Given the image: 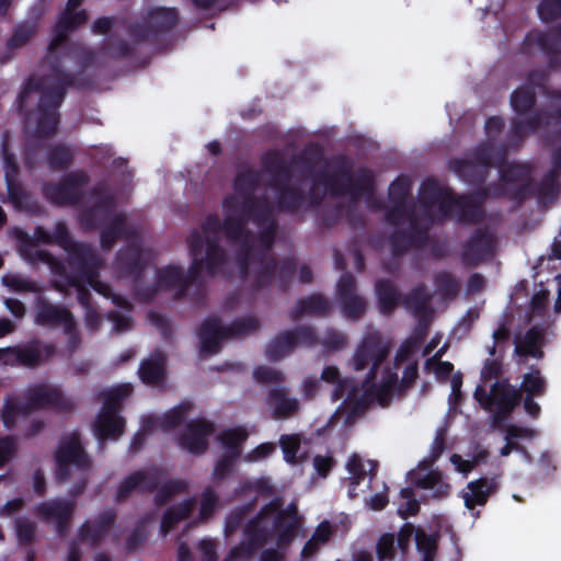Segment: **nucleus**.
I'll use <instances>...</instances> for the list:
<instances>
[{
    "mask_svg": "<svg viewBox=\"0 0 561 561\" xmlns=\"http://www.w3.org/2000/svg\"><path fill=\"white\" fill-rule=\"evenodd\" d=\"M280 446L283 448L284 458L287 462H296L304 458V454L299 453L300 438L298 435H285L280 437Z\"/></svg>",
    "mask_w": 561,
    "mask_h": 561,
    "instance_id": "nucleus-23",
    "label": "nucleus"
},
{
    "mask_svg": "<svg viewBox=\"0 0 561 561\" xmlns=\"http://www.w3.org/2000/svg\"><path fill=\"white\" fill-rule=\"evenodd\" d=\"M275 415L285 417L297 410L298 403L294 399H287L284 394L275 396L271 402Z\"/></svg>",
    "mask_w": 561,
    "mask_h": 561,
    "instance_id": "nucleus-27",
    "label": "nucleus"
},
{
    "mask_svg": "<svg viewBox=\"0 0 561 561\" xmlns=\"http://www.w3.org/2000/svg\"><path fill=\"white\" fill-rule=\"evenodd\" d=\"M251 248H252V243L248 240V238H244L243 243H242L241 253L238 256V261L241 266L243 265L245 259L248 257Z\"/></svg>",
    "mask_w": 561,
    "mask_h": 561,
    "instance_id": "nucleus-56",
    "label": "nucleus"
},
{
    "mask_svg": "<svg viewBox=\"0 0 561 561\" xmlns=\"http://www.w3.org/2000/svg\"><path fill=\"white\" fill-rule=\"evenodd\" d=\"M12 331H13L12 322L7 319H0V337L12 332Z\"/></svg>",
    "mask_w": 561,
    "mask_h": 561,
    "instance_id": "nucleus-61",
    "label": "nucleus"
},
{
    "mask_svg": "<svg viewBox=\"0 0 561 561\" xmlns=\"http://www.w3.org/2000/svg\"><path fill=\"white\" fill-rule=\"evenodd\" d=\"M54 191H55V188L48 190L46 192L47 196L49 198H51L54 202H56V203H68V202H70V199L68 197H66L64 195L59 196V194L58 193L55 194Z\"/></svg>",
    "mask_w": 561,
    "mask_h": 561,
    "instance_id": "nucleus-63",
    "label": "nucleus"
},
{
    "mask_svg": "<svg viewBox=\"0 0 561 561\" xmlns=\"http://www.w3.org/2000/svg\"><path fill=\"white\" fill-rule=\"evenodd\" d=\"M486 457V453L482 451L480 455V458H474L473 460L469 459H462L459 455H453L450 457V462L454 465L455 470L462 473L463 476H467L474 465L480 460L484 459Z\"/></svg>",
    "mask_w": 561,
    "mask_h": 561,
    "instance_id": "nucleus-37",
    "label": "nucleus"
},
{
    "mask_svg": "<svg viewBox=\"0 0 561 561\" xmlns=\"http://www.w3.org/2000/svg\"><path fill=\"white\" fill-rule=\"evenodd\" d=\"M316 470L321 474L325 476L327 472L332 468V459L330 457L317 456L313 459Z\"/></svg>",
    "mask_w": 561,
    "mask_h": 561,
    "instance_id": "nucleus-46",
    "label": "nucleus"
},
{
    "mask_svg": "<svg viewBox=\"0 0 561 561\" xmlns=\"http://www.w3.org/2000/svg\"><path fill=\"white\" fill-rule=\"evenodd\" d=\"M541 20L549 21L561 13V0H543L538 7Z\"/></svg>",
    "mask_w": 561,
    "mask_h": 561,
    "instance_id": "nucleus-36",
    "label": "nucleus"
},
{
    "mask_svg": "<svg viewBox=\"0 0 561 561\" xmlns=\"http://www.w3.org/2000/svg\"><path fill=\"white\" fill-rule=\"evenodd\" d=\"M416 375H417L416 365L414 363L409 364L405 368L402 382L407 383V385L410 383L412 380L415 379Z\"/></svg>",
    "mask_w": 561,
    "mask_h": 561,
    "instance_id": "nucleus-54",
    "label": "nucleus"
},
{
    "mask_svg": "<svg viewBox=\"0 0 561 561\" xmlns=\"http://www.w3.org/2000/svg\"><path fill=\"white\" fill-rule=\"evenodd\" d=\"M2 283L9 289L14 291H28L34 288V285L24 277L16 274H7L2 277Z\"/></svg>",
    "mask_w": 561,
    "mask_h": 561,
    "instance_id": "nucleus-34",
    "label": "nucleus"
},
{
    "mask_svg": "<svg viewBox=\"0 0 561 561\" xmlns=\"http://www.w3.org/2000/svg\"><path fill=\"white\" fill-rule=\"evenodd\" d=\"M352 284H353L352 276H350V275L343 276L339 283V291L341 293V295L344 296V299H345L344 304H345L346 308L348 309V312L352 314H356L363 310L364 305L359 298L348 296V288H351Z\"/></svg>",
    "mask_w": 561,
    "mask_h": 561,
    "instance_id": "nucleus-24",
    "label": "nucleus"
},
{
    "mask_svg": "<svg viewBox=\"0 0 561 561\" xmlns=\"http://www.w3.org/2000/svg\"><path fill=\"white\" fill-rule=\"evenodd\" d=\"M216 506V496L213 492H206L201 503V517L207 518Z\"/></svg>",
    "mask_w": 561,
    "mask_h": 561,
    "instance_id": "nucleus-43",
    "label": "nucleus"
},
{
    "mask_svg": "<svg viewBox=\"0 0 561 561\" xmlns=\"http://www.w3.org/2000/svg\"><path fill=\"white\" fill-rule=\"evenodd\" d=\"M536 435L535 431L529 427H522L516 425H510L505 430V445L500 449L502 457L508 456L513 450H519L520 447L517 440H528L534 438Z\"/></svg>",
    "mask_w": 561,
    "mask_h": 561,
    "instance_id": "nucleus-18",
    "label": "nucleus"
},
{
    "mask_svg": "<svg viewBox=\"0 0 561 561\" xmlns=\"http://www.w3.org/2000/svg\"><path fill=\"white\" fill-rule=\"evenodd\" d=\"M300 526L301 518L297 514L296 506L290 505L286 510H279L278 502L273 501L251 523L249 533L254 540L271 533L277 543L284 546L295 538Z\"/></svg>",
    "mask_w": 561,
    "mask_h": 561,
    "instance_id": "nucleus-3",
    "label": "nucleus"
},
{
    "mask_svg": "<svg viewBox=\"0 0 561 561\" xmlns=\"http://www.w3.org/2000/svg\"><path fill=\"white\" fill-rule=\"evenodd\" d=\"M4 171H5V179H7V185H8V192H9V198L16 205L21 203L20 196H19V190L13 184V175L15 172V164L10 158L4 159Z\"/></svg>",
    "mask_w": 561,
    "mask_h": 561,
    "instance_id": "nucleus-33",
    "label": "nucleus"
},
{
    "mask_svg": "<svg viewBox=\"0 0 561 561\" xmlns=\"http://www.w3.org/2000/svg\"><path fill=\"white\" fill-rule=\"evenodd\" d=\"M380 308L382 311H389L397 301V294L390 284L380 283L377 286Z\"/></svg>",
    "mask_w": 561,
    "mask_h": 561,
    "instance_id": "nucleus-29",
    "label": "nucleus"
},
{
    "mask_svg": "<svg viewBox=\"0 0 561 561\" xmlns=\"http://www.w3.org/2000/svg\"><path fill=\"white\" fill-rule=\"evenodd\" d=\"M310 332L306 329L299 331L297 336L293 333H286L273 341L267 347V355L272 359H277L289 353L296 340H305Z\"/></svg>",
    "mask_w": 561,
    "mask_h": 561,
    "instance_id": "nucleus-19",
    "label": "nucleus"
},
{
    "mask_svg": "<svg viewBox=\"0 0 561 561\" xmlns=\"http://www.w3.org/2000/svg\"><path fill=\"white\" fill-rule=\"evenodd\" d=\"M556 280L559 285V290H558V298H557L554 308H556V311L560 312L561 311V274L556 276Z\"/></svg>",
    "mask_w": 561,
    "mask_h": 561,
    "instance_id": "nucleus-64",
    "label": "nucleus"
},
{
    "mask_svg": "<svg viewBox=\"0 0 561 561\" xmlns=\"http://www.w3.org/2000/svg\"><path fill=\"white\" fill-rule=\"evenodd\" d=\"M62 393L55 387L43 385L32 390L27 404L8 403L3 411V422L7 427L13 426L16 421L24 417L32 409L47 405L62 408Z\"/></svg>",
    "mask_w": 561,
    "mask_h": 561,
    "instance_id": "nucleus-6",
    "label": "nucleus"
},
{
    "mask_svg": "<svg viewBox=\"0 0 561 561\" xmlns=\"http://www.w3.org/2000/svg\"><path fill=\"white\" fill-rule=\"evenodd\" d=\"M520 389L527 394L524 400L525 411L531 416H537L540 412V407L533 400V397L542 394L546 389V381L540 375V371L531 369L529 373L525 374Z\"/></svg>",
    "mask_w": 561,
    "mask_h": 561,
    "instance_id": "nucleus-11",
    "label": "nucleus"
},
{
    "mask_svg": "<svg viewBox=\"0 0 561 561\" xmlns=\"http://www.w3.org/2000/svg\"><path fill=\"white\" fill-rule=\"evenodd\" d=\"M225 210L227 214L225 229L229 238H239L241 234V221L244 216L250 214L248 203L232 197L225 202Z\"/></svg>",
    "mask_w": 561,
    "mask_h": 561,
    "instance_id": "nucleus-13",
    "label": "nucleus"
},
{
    "mask_svg": "<svg viewBox=\"0 0 561 561\" xmlns=\"http://www.w3.org/2000/svg\"><path fill=\"white\" fill-rule=\"evenodd\" d=\"M140 378L149 385H159L164 376V357L154 354L142 362L139 368Z\"/></svg>",
    "mask_w": 561,
    "mask_h": 561,
    "instance_id": "nucleus-17",
    "label": "nucleus"
},
{
    "mask_svg": "<svg viewBox=\"0 0 561 561\" xmlns=\"http://www.w3.org/2000/svg\"><path fill=\"white\" fill-rule=\"evenodd\" d=\"M53 350L50 346L25 347V348H3L0 350V363L4 365H26L34 366L42 359L48 357Z\"/></svg>",
    "mask_w": 561,
    "mask_h": 561,
    "instance_id": "nucleus-10",
    "label": "nucleus"
},
{
    "mask_svg": "<svg viewBox=\"0 0 561 561\" xmlns=\"http://www.w3.org/2000/svg\"><path fill=\"white\" fill-rule=\"evenodd\" d=\"M331 340H327L325 343L332 348H337L344 344V337L340 333H332Z\"/></svg>",
    "mask_w": 561,
    "mask_h": 561,
    "instance_id": "nucleus-59",
    "label": "nucleus"
},
{
    "mask_svg": "<svg viewBox=\"0 0 561 561\" xmlns=\"http://www.w3.org/2000/svg\"><path fill=\"white\" fill-rule=\"evenodd\" d=\"M256 325L257 322L253 318L239 321L229 329L221 327L217 320H207L199 331L201 352L203 354L216 353L222 337L245 334L254 330Z\"/></svg>",
    "mask_w": 561,
    "mask_h": 561,
    "instance_id": "nucleus-7",
    "label": "nucleus"
},
{
    "mask_svg": "<svg viewBox=\"0 0 561 561\" xmlns=\"http://www.w3.org/2000/svg\"><path fill=\"white\" fill-rule=\"evenodd\" d=\"M192 502H185L180 507L172 508L165 513L162 519L161 529L167 533L174 523L184 518L191 510Z\"/></svg>",
    "mask_w": 561,
    "mask_h": 561,
    "instance_id": "nucleus-28",
    "label": "nucleus"
},
{
    "mask_svg": "<svg viewBox=\"0 0 561 561\" xmlns=\"http://www.w3.org/2000/svg\"><path fill=\"white\" fill-rule=\"evenodd\" d=\"M36 319L41 323L60 322L67 330L72 328L71 314L69 311L55 306L39 307Z\"/></svg>",
    "mask_w": 561,
    "mask_h": 561,
    "instance_id": "nucleus-20",
    "label": "nucleus"
},
{
    "mask_svg": "<svg viewBox=\"0 0 561 561\" xmlns=\"http://www.w3.org/2000/svg\"><path fill=\"white\" fill-rule=\"evenodd\" d=\"M442 342V335H435L431 341L430 343L426 345L425 350H424V354H430L431 352H433Z\"/></svg>",
    "mask_w": 561,
    "mask_h": 561,
    "instance_id": "nucleus-62",
    "label": "nucleus"
},
{
    "mask_svg": "<svg viewBox=\"0 0 561 561\" xmlns=\"http://www.w3.org/2000/svg\"><path fill=\"white\" fill-rule=\"evenodd\" d=\"M131 393L130 385H121L104 393V404L94 423V433L99 439L117 438L123 434L124 421L116 414L121 400Z\"/></svg>",
    "mask_w": 561,
    "mask_h": 561,
    "instance_id": "nucleus-5",
    "label": "nucleus"
},
{
    "mask_svg": "<svg viewBox=\"0 0 561 561\" xmlns=\"http://www.w3.org/2000/svg\"><path fill=\"white\" fill-rule=\"evenodd\" d=\"M71 512L69 503L53 502L38 507V515L50 523L60 524Z\"/></svg>",
    "mask_w": 561,
    "mask_h": 561,
    "instance_id": "nucleus-21",
    "label": "nucleus"
},
{
    "mask_svg": "<svg viewBox=\"0 0 561 561\" xmlns=\"http://www.w3.org/2000/svg\"><path fill=\"white\" fill-rule=\"evenodd\" d=\"M413 300H415V301H413V302L409 301V305L414 306V308L416 310H421V309L424 308V306H425V297H424L422 291L416 290L414 293V295H413Z\"/></svg>",
    "mask_w": 561,
    "mask_h": 561,
    "instance_id": "nucleus-57",
    "label": "nucleus"
},
{
    "mask_svg": "<svg viewBox=\"0 0 561 561\" xmlns=\"http://www.w3.org/2000/svg\"><path fill=\"white\" fill-rule=\"evenodd\" d=\"M112 21L110 19L103 18L95 21L93 27L96 32L104 33L111 27Z\"/></svg>",
    "mask_w": 561,
    "mask_h": 561,
    "instance_id": "nucleus-58",
    "label": "nucleus"
},
{
    "mask_svg": "<svg viewBox=\"0 0 561 561\" xmlns=\"http://www.w3.org/2000/svg\"><path fill=\"white\" fill-rule=\"evenodd\" d=\"M271 491L272 488L265 480H261L254 485V492L257 493L259 496H264L265 494H268Z\"/></svg>",
    "mask_w": 561,
    "mask_h": 561,
    "instance_id": "nucleus-55",
    "label": "nucleus"
},
{
    "mask_svg": "<svg viewBox=\"0 0 561 561\" xmlns=\"http://www.w3.org/2000/svg\"><path fill=\"white\" fill-rule=\"evenodd\" d=\"M34 527L26 520L16 522V536L20 541L26 542L33 538Z\"/></svg>",
    "mask_w": 561,
    "mask_h": 561,
    "instance_id": "nucleus-41",
    "label": "nucleus"
},
{
    "mask_svg": "<svg viewBox=\"0 0 561 561\" xmlns=\"http://www.w3.org/2000/svg\"><path fill=\"white\" fill-rule=\"evenodd\" d=\"M35 238L38 241L43 242H49L55 240L56 242L60 243L66 250H70L72 247L68 238L67 230L62 225H58L56 227V232L54 236L44 232L42 229H37V231L35 232Z\"/></svg>",
    "mask_w": 561,
    "mask_h": 561,
    "instance_id": "nucleus-26",
    "label": "nucleus"
},
{
    "mask_svg": "<svg viewBox=\"0 0 561 561\" xmlns=\"http://www.w3.org/2000/svg\"><path fill=\"white\" fill-rule=\"evenodd\" d=\"M388 503V499L385 494L378 493L370 497L368 505L373 510H381Z\"/></svg>",
    "mask_w": 561,
    "mask_h": 561,
    "instance_id": "nucleus-50",
    "label": "nucleus"
},
{
    "mask_svg": "<svg viewBox=\"0 0 561 561\" xmlns=\"http://www.w3.org/2000/svg\"><path fill=\"white\" fill-rule=\"evenodd\" d=\"M534 103V92L528 89H518L512 95V105L515 111L523 112Z\"/></svg>",
    "mask_w": 561,
    "mask_h": 561,
    "instance_id": "nucleus-30",
    "label": "nucleus"
},
{
    "mask_svg": "<svg viewBox=\"0 0 561 561\" xmlns=\"http://www.w3.org/2000/svg\"><path fill=\"white\" fill-rule=\"evenodd\" d=\"M190 248L193 257L192 268L195 273H202L204 268L209 273L217 270L221 254L205 232L203 236L193 233L190 238Z\"/></svg>",
    "mask_w": 561,
    "mask_h": 561,
    "instance_id": "nucleus-9",
    "label": "nucleus"
},
{
    "mask_svg": "<svg viewBox=\"0 0 561 561\" xmlns=\"http://www.w3.org/2000/svg\"><path fill=\"white\" fill-rule=\"evenodd\" d=\"M85 284L93 288L95 291L102 294L105 297H112L110 287L102 283L96 275L89 274L85 277Z\"/></svg>",
    "mask_w": 561,
    "mask_h": 561,
    "instance_id": "nucleus-42",
    "label": "nucleus"
},
{
    "mask_svg": "<svg viewBox=\"0 0 561 561\" xmlns=\"http://www.w3.org/2000/svg\"><path fill=\"white\" fill-rule=\"evenodd\" d=\"M377 463L370 459H364L359 455H352L346 462V470L348 472L350 496H355V486L367 478H371L375 473Z\"/></svg>",
    "mask_w": 561,
    "mask_h": 561,
    "instance_id": "nucleus-12",
    "label": "nucleus"
},
{
    "mask_svg": "<svg viewBox=\"0 0 561 561\" xmlns=\"http://www.w3.org/2000/svg\"><path fill=\"white\" fill-rule=\"evenodd\" d=\"M332 534V527L328 522H322L313 533L312 537L305 545L301 556L304 558L311 557L319 546L325 543Z\"/></svg>",
    "mask_w": 561,
    "mask_h": 561,
    "instance_id": "nucleus-22",
    "label": "nucleus"
},
{
    "mask_svg": "<svg viewBox=\"0 0 561 561\" xmlns=\"http://www.w3.org/2000/svg\"><path fill=\"white\" fill-rule=\"evenodd\" d=\"M211 432V425L206 421L193 423L182 440V445L191 453L198 454L206 449V437Z\"/></svg>",
    "mask_w": 561,
    "mask_h": 561,
    "instance_id": "nucleus-14",
    "label": "nucleus"
},
{
    "mask_svg": "<svg viewBox=\"0 0 561 561\" xmlns=\"http://www.w3.org/2000/svg\"><path fill=\"white\" fill-rule=\"evenodd\" d=\"M387 353L388 347L376 335L368 336L358 346L351 365L356 371L368 369L367 380L363 382L360 388L351 386L348 380L342 379L339 369L334 366H328L322 370L321 380L334 386L333 400L341 399L346 393L342 405L337 408L333 417L342 416L347 408L354 404L351 414L346 416V421H348L351 415L369 400L376 399L381 405H386L394 394L401 391V385L389 371L377 380L378 367Z\"/></svg>",
    "mask_w": 561,
    "mask_h": 561,
    "instance_id": "nucleus-1",
    "label": "nucleus"
},
{
    "mask_svg": "<svg viewBox=\"0 0 561 561\" xmlns=\"http://www.w3.org/2000/svg\"><path fill=\"white\" fill-rule=\"evenodd\" d=\"M319 386H320V383L318 380L306 379L304 382V391H305L306 396H308V397L314 396L319 389Z\"/></svg>",
    "mask_w": 561,
    "mask_h": 561,
    "instance_id": "nucleus-53",
    "label": "nucleus"
},
{
    "mask_svg": "<svg viewBox=\"0 0 561 561\" xmlns=\"http://www.w3.org/2000/svg\"><path fill=\"white\" fill-rule=\"evenodd\" d=\"M201 550L207 561H210L215 553V545L211 540H203L199 545Z\"/></svg>",
    "mask_w": 561,
    "mask_h": 561,
    "instance_id": "nucleus-51",
    "label": "nucleus"
},
{
    "mask_svg": "<svg viewBox=\"0 0 561 561\" xmlns=\"http://www.w3.org/2000/svg\"><path fill=\"white\" fill-rule=\"evenodd\" d=\"M450 385H451V394H450L449 400L456 401L459 398L460 387L462 385L461 375L460 374L454 375L450 379Z\"/></svg>",
    "mask_w": 561,
    "mask_h": 561,
    "instance_id": "nucleus-48",
    "label": "nucleus"
},
{
    "mask_svg": "<svg viewBox=\"0 0 561 561\" xmlns=\"http://www.w3.org/2000/svg\"><path fill=\"white\" fill-rule=\"evenodd\" d=\"M181 273L176 267H167L160 272L158 282L161 287H172L180 283Z\"/></svg>",
    "mask_w": 561,
    "mask_h": 561,
    "instance_id": "nucleus-39",
    "label": "nucleus"
},
{
    "mask_svg": "<svg viewBox=\"0 0 561 561\" xmlns=\"http://www.w3.org/2000/svg\"><path fill=\"white\" fill-rule=\"evenodd\" d=\"M493 486V482H489L485 479L470 482L462 492L465 505L472 510L476 505L484 504Z\"/></svg>",
    "mask_w": 561,
    "mask_h": 561,
    "instance_id": "nucleus-16",
    "label": "nucleus"
},
{
    "mask_svg": "<svg viewBox=\"0 0 561 561\" xmlns=\"http://www.w3.org/2000/svg\"><path fill=\"white\" fill-rule=\"evenodd\" d=\"M393 536L382 535L377 545L378 558L380 561L390 559L393 554Z\"/></svg>",
    "mask_w": 561,
    "mask_h": 561,
    "instance_id": "nucleus-40",
    "label": "nucleus"
},
{
    "mask_svg": "<svg viewBox=\"0 0 561 561\" xmlns=\"http://www.w3.org/2000/svg\"><path fill=\"white\" fill-rule=\"evenodd\" d=\"M14 443L10 438L0 439V466L12 455Z\"/></svg>",
    "mask_w": 561,
    "mask_h": 561,
    "instance_id": "nucleus-45",
    "label": "nucleus"
},
{
    "mask_svg": "<svg viewBox=\"0 0 561 561\" xmlns=\"http://www.w3.org/2000/svg\"><path fill=\"white\" fill-rule=\"evenodd\" d=\"M279 377V373L267 367H259L254 370V378L261 382L278 380Z\"/></svg>",
    "mask_w": 561,
    "mask_h": 561,
    "instance_id": "nucleus-44",
    "label": "nucleus"
},
{
    "mask_svg": "<svg viewBox=\"0 0 561 561\" xmlns=\"http://www.w3.org/2000/svg\"><path fill=\"white\" fill-rule=\"evenodd\" d=\"M426 369L433 373L437 378L444 379L450 375L453 365L448 362H438L433 357L426 362Z\"/></svg>",
    "mask_w": 561,
    "mask_h": 561,
    "instance_id": "nucleus-38",
    "label": "nucleus"
},
{
    "mask_svg": "<svg viewBox=\"0 0 561 561\" xmlns=\"http://www.w3.org/2000/svg\"><path fill=\"white\" fill-rule=\"evenodd\" d=\"M497 373L496 362H488L481 371L482 383L474 391L476 400L492 413L495 424L514 410L520 398L519 391L507 382L491 383Z\"/></svg>",
    "mask_w": 561,
    "mask_h": 561,
    "instance_id": "nucleus-2",
    "label": "nucleus"
},
{
    "mask_svg": "<svg viewBox=\"0 0 561 561\" xmlns=\"http://www.w3.org/2000/svg\"><path fill=\"white\" fill-rule=\"evenodd\" d=\"M415 542L419 551L423 554V561H432L436 549V537L428 536L423 530L415 531Z\"/></svg>",
    "mask_w": 561,
    "mask_h": 561,
    "instance_id": "nucleus-25",
    "label": "nucleus"
},
{
    "mask_svg": "<svg viewBox=\"0 0 561 561\" xmlns=\"http://www.w3.org/2000/svg\"><path fill=\"white\" fill-rule=\"evenodd\" d=\"M56 476L64 480L69 476L82 474L88 465V460L82 453L80 442L77 436H71L61 442L56 453Z\"/></svg>",
    "mask_w": 561,
    "mask_h": 561,
    "instance_id": "nucleus-8",
    "label": "nucleus"
},
{
    "mask_svg": "<svg viewBox=\"0 0 561 561\" xmlns=\"http://www.w3.org/2000/svg\"><path fill=\"white\" fill-rule=\"evenodd\" d=\"M179 420H180V411L173 410L169 414L165 415V423H168V424L162 423V426L170 427V426L174 425Z\"/></svg>",
    "mask_w": 561,
    "mask_h": 561,
    "instance_id": "nucleus-60",
    "label": "nucleus"
},
{
    "mask_svg": "<svg viewBox=\"0 0 561 561\" xmlns=\"http://www.w3.org/2000/svg\"><path fill=\"white\" fill-rule=\"evenodd\" d=\"M136 488H139V489L149 488V484L147 481V476L144 472H136L133 476H130L129 478H127L119 486L118 496L122 497L125 495V493H127L128 491L136 489Z\"/></svg>",
    "mask_w": 561,
    "mask_h": 561,
    "instance_id": "nucleus-31",
    "label": "nucleus"
},
{
    "mask_svg": "<svg viewBox=\"0 0 561 561\" xmlns=\"http://www.w3.org/2000/svg\"><path fill=\"white\" fill-rule=\"evenodd\" d=\"M443 451V439L436 438L433 442L430 459L424 458L417 467L409 472V479L415 485L427 492L432 499H443L448 495L450 485L442 472L432 469V462Z\"/></svg>",
    "mask_w": 561,
    "mask_h": 561,
    "instance_id": "nucleus-4",
    "label": "nucleus"
},
{
    "mask_svg": "<svg viewBox=\"0 0 561 561\" xmlns=\"http://www.w3.org/2000/svg\"><path fill=\"white\" fill-rule=\"evenodd\" d=\"M5 306L16 317H21L24 313L23 305L15 299H7Z\"/></svg>",
    "mask_w": 561,
    "mask_h": 561,
    "instance_id": "nucleus-52",
    "label": "nucleus"
},
{
    "mask_svg": "<svg viewBox=\"0 0 561 561\" xmlns=\"http://www.w3.org/2000/svg\"><path fill=\"white\" fill-rule=\"evenodd\" d=\"M543 335L539 329L529 330L524 336L517 337L515 342V353L518 357L531 356L540 358L542 356L541 346Z\"/></svg>",
    "mask_w": 561,
    "mask_h": 561,
    "instance_id": "nucleus-15",
    "label": "nucleus"
},
{
    "mask_svg": "<svg viewBox=\"0 0 561 561\" xmlns=\"http://www.w3.org/2000/svg\"><path fill=\"white\" fill-rule=\"evenodd\" d=\"M247 438V433L243 428H230L222 432L220 439L222 444L229 448L233 449L239 446Z\"/></svg>",
    "mask_w": 561,
    "mask_h": 561,
    "instance_id": "nucleus-35",
    "label": "nucleus"
},
{
    "mask_svg": "<svg viewBox=\"0 0 561 561\" xmlns=\"http://www.w3.org/2000/svg\"><path fill=\"white\" fill-rule=\"evenodd\" d=\"M401 502L399 504V513L402 516L413 515L419 510V504L414 499V494L410 489H402L400 493Z\"/></svg>",
    "mask_w": 561,
    "mask_h": 561,
    "instance_id": "nucleus-32",
    "label": "nucleus"
},
{
    "mask_svg": "<svg viewBox=\"0 0 561 561\" xmlns=\"http://www.w3.org/2000/svg\"><path fill=\"white\" fill-rule=\"evenodd\" d=\"M22 504H23V502L21 499L11 500V501L7 502L3 505V507H1L0 515H2V516L10 515L13 512L20 510L22 507Z\"/></svg>",
    "mask_w": 561,
    "mask_h": 561,
    "instance_id": "nucleus-49",
    "label": "nucleus"
},
{
    "mask_svg": "<svg viewBox=\"0 0 561 561\" xmlns=\"http://www.w3.org/2000/svg\"><path fill=\"white\" fill-rule=\"evenodd\" d=\"M274 449L275 447L272 444H262L250 454L249 459L259 460L270 455Z\"/></svg>",
    "mask_w": 561,
    "mask_h": 561,
    "instance_id": "nucleus-47",
    "label": "nucleus"
}]
</instances>
